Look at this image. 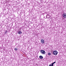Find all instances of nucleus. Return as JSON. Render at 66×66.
Instances as JSON below:
<instances>
[{"mask_svg":"<svg viewBox=\"0 0 66 66\" xmlns=\"http://www.w3.org/2000/svg\"><path fill=\"white\" fill-rule=\"evenodd\" d=\"M7 31H5V34H7Z\"/></svg>","mask_w":66,"mask_h":66,"instance_id":"11","label":"nucleus"},{"mask_svg":"<svg viewBox=\"0 0 66 66\" xmlns=\"http://www.w3.org/2000/svg\"><path fill=\"white\" fill-rule=\"evenodd\" d=\"M14 50L15 51H17V50H18V49L17 48H14Z\"/></svg>","mask_w":66,"mask_h":66,"instance_id":"7","label":"nucleus"},{"mask_svg":"<svg viewBox=\"0 0 66 66\" xmlns=\"http://www.w3.org/2000/svg\"><path fill=\"white\" fill-rule=\"evenodd\" d=\"M49 66H53V65H52V64L50 65Z\"/></svg>","mask_w":66,"mask_h":66,"instance_id":"10","label":"nucleus"},{"mask_svg":"<svg viewBox=\"0 0 66 66\" xmlns=\"http://www.w3.org/2000/svg\"><path fill=\"white\" fill-rule=\"evenodd\" d=\"M40 42L41 43H42V44H44V43H45V41H44V39H42L41 40Z\"/></svg>","mask_w":66,"mask_h":66,"instance_id":"4","label":"nucleus"},{"mask_svg":"<svg viewBox=\"0 0 66 66\" xmlns=\"http://www.w3.org/2000/svg\"><path fill=\"white\" fill-rule=\"evenodd\" d=\"M55 62L52 63V66H53V64H55Z\"/></svg>","mask_w":66,"mask_h":66,"instance_id":"8","label":"nucleus"},{"mask_svg":"<svg viewBox=\"0 0 66 66\" xmlns=\"http://www.w3.org/2000/svg\"><path fill=\"white\" fill-rule=\"evenodd\" d=\"M18 34H22V32L21 31H19L18 32Z\"/></svg>","mask_w":66,"mask_h":66,"instance_id":"5","label":"nucleus"},{"mask_svg":"<svg viewBox=\"0 0 66 66\" xmlns=\"http://www.w3.org/2000/svg\"><path fill=\"white\" fill-rule=\"evenodd\" d=\"M48 55H51V53L48 52Z\"/></svg>","mask_w":66,"mask_h":66,"instance_id":"9","label":"nucleus"},{"mask_svg":"<svg viewBox=\"0 0 66 66\" xmlns=\"http://www.w3.org/2000/svg\"><path fill=\"white\" fill-rule=\"evenodd\" d=\"M53 54H54L55 55H57V54H58V52L56 50L54 51L53 52Z\"/></svg>","mask_w":66,"mask_h":66,"instance_id":"1","label":"nucleus"},{"mask_svg":"<svg viewBox=\"0 0 66 66\" xmlns=\"http://www.w3.org/2000/svg\"><path fill=\"white\" fill-rule=\"evenodd\" d=\"M40 52H41L42 54H45L46 53V52H45V51L43 50H41Z\"/></svg>","mask_w":66,"mask_h":66,"instance_id":"2","label":"nucleus"},{"mask_svg":"<svg viewBox=\"0 0 66 66\" xmlns=\"http://www.w3.org/2000/svg\"><path fill=\"white\" fill-rule=\"evenodd\" d=\"M39 58L40 59H43V56H39Z\"/></svg>","mask_w":66,"mask_h":66,"instance_id":"6","label":"nucleus"},{"mask_svg":"<svg viewBox=\"0 0 66 66\" xmlns=\"http://www.w3.org/2000/svg\"><path fill=\"white\" fill-rule=\"evenodd\" d=\"M62 16L64 18H66V13H64L63 14Z\"/></svg>","mask_w":66,"mask_h":66,"instance_id":"3","label":"nucleus"}]
</instances>
